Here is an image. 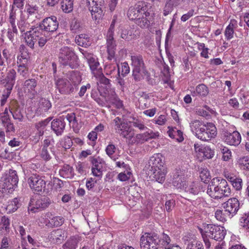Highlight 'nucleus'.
<instances>
[{
    "instance_id": "f257e3e1",
    "label": "nucleus",
    "mask_w": 249,
    "mask_h": 249,
    "mask_svg": "<svg viewBox=\"0 0 249 249\" xmlns=\"http://www.w3.org/2000/svg\"><path fill=\"white\" fill-rule=\"evenodd\" d=\"M190 126L195 135L203 141H209L217 134L216 128L212 123L205 124L198 120H194L190 123Z\"/></svg>"
},
{
    "instance_id": "f03ea898",
    "label": "nucleus",
    "mask_w": 249,
    "mask_h": 249,
    "mask_svg": "<svg viewBox=\"0 0 249 249\" xmlns=\"http://www.w3.org/2000/svg\"><path fill=\"white\" fill-rule=\"evenodd\" d=\"M162 236L160 238L155 232H145L140 238L141 249H161Z\"/></svg>"
},
{
    "instance_id": "7ed1b4c3",
    "label": "nucleus",
    "mask_w": 249,
    "mask_h": 249,
    "mask_svg": "<svg viewBox=\"0 0 249 249\" xmlns=\"http://www.w3.org/2000/svg\"><path fill=\"white\" fill-rule=\"evenodd\" d=\"M59 61L64 66H69L71 69L78 66L77 56L73 50L67 46L62 47L59 53Z\"/></svg>"
},
{
    "instance_id": "20e7f679",
    "label": "nucleus",
    "mask_w": 249,
    "mask_h": 249,
    "mask_svg": "<svg viewBox=\"0 0 249 249\" xmlns=\"http://www.w3.org/2000/svg\"><path fill=\"white\" fill-rule=\"evenodd\" d=\"M131 60L133 67L132 75L136 81H140L143 75L148 73L143 57L140 54H135L131 56Z\"/></svg>"
},
{
    "instance_id": "39448f33",
    "label": "nucleus",
    "mask_w": 249,
    "mask_h": 249,
    "mask_svg": "<svg viewBox=\"0 0 249 249\" xmlns=\"http://www.w3.org/2000/svg\"><path fill=\"white\" fill-rule=\"evenodd\" d=\"M113 121L116 133L124 138L128 139V141L133 138L135 135L134 130L127 123L118 117L115 118Z\"/></svg>"
},
{
    "instance_id": "423d86ee",
    "label": "nucleus",
    "mask_w": 249,
    "mask_h": 249,
    "mask_svg": "<svg viewBox=\"0 0 249 249\" xmlns=\"http://www.w3.org/2000/svg\"><path fill=\"white\" fill-rule=\"evenodd\" d=\"M28 183L30 188L36 194L43 193L48 194L49 191L46 187V181L42 177L36 174H32L28 179Z\"/></svg>"
},
{
    "instance_id": "0eeeda50",
    "label": "nucleus",
    "mask_w": 249,
    "mask_h": 249,
    "mask_svg": "<svg viewBox=\"0 0 249 249\" xmlns=\"http://www.w3.org/2000/svg\"><path fill=\"white\" fill-rule=\"evenodd\" d=\"M52 203L51 199L47 196L32 197L29 203L28 211L33 213L44 210Z\"/></svg>"
},
{
    "instance_id": "6e6552de",
    "label": "nucleus",
    "mask_w": 249,
    "mask_h": 249,
    "mask_svg": "<svg viewBox=\"0 0 249 249\" xmlns=\"http://www.w3.org/2000/svg\"><path fill=\"white\" fill-rule=\"evenodd\" d=\"M208 238H210L216 241L222 240L226 234V231L223 227L213 224H206L204 226Z\"/></svg>"
},
{
    "instance_id": "1a4fd4ad",
    "label": "nucleus",
    "mask_w": 249,
    "mask_h": 249,
    "mask_svg": "<svg viewBox=\"0 0 249 249\" xmlns=\"http://www.w3.org/2000/svg\"><path fill=\"white\" fill-rule=\"evenodd\" d=\"M224 212L226 216L229 218L235 215L240 209V202L235 197L229 198L227 201L222 204Z\"/></svg>"
},
{
    "instance_id": "9d476101",
    "label": "nucleus",
    "mask_w": 249,
    "mask_h": 249,
    "mask_svg": "<svg viewBox=\"0 0 249 249\" xmlns=\"http://www.w3.org/2000/svg\"><path fill=\"white\" fill-rule=\"evenodd\" d=\"M2 183V188L9 193H11L17 187L18 182V177L17 171L12 169L9 171L8 174L4 178Z\"/></svg>"
},
{
    "instance_id": "9b49d317",
    "label": "nucleus",
    "mask_w": 249,
    "mask_h": 249,
    "mask_svg": "<svg viewBox=\"0 0 249 249\" xmlns=\"http://www.w3.org/2000/svg\"><path fill=\"white\" fill-rule=\"evenodd\" d=\"M80 51L86 59L92 73L95 76L99 75L101 73L102 69L99 67L100 64L96 56L83 50L81 49Z\"/></svg>"
},
{
    "instance_id": "f8f14e48",
    "label": "nucleus",
    "mask_w": 249,
    "mask_h": 249,
    "mask_svg": "<svg viewBox=\"0 0 249 249\" xmlns=\"http://www.w3.org/2000/svg\"><path fill=\"white\" fill-rule=\"evenodd\" d=\"M103 2V0H87V4L92 18L95 21L99 20L102 18L103 10L101 6Z\"/></svg>"
},
{
    "instance_id": "ddd939ff",
    "label": "nucleus",
    "mask_w": 249,
    "mask_h": 249,
    "mask_svg": "<svg viewBox=\"0 0 249 249\" xmlns=\"http://www.w3.org/2000/svg\"><path fill=\"white\" fill-rule=\"evenodd\" d=\"M145 2L143 1L138 2L134 6L129 7L127 11V17L130 20L136 21L137 18L142 13H144L145 10L147 9Z\"/></svg>"
},
{
    "instance_id": "4468645a",
    "label": "nucleus",
    "mask_w": 249,
    "mask_h": 249,
    "mask_svg": "<svg viewBox=\"0 0 249 249\" xmlns=\"http://www.w3.org/2000/svg\"><path fill=\"white\" fill-rule=\"evenodd\" d=\"M222 139L227 144L234 146L238 145L241 141V135L237 131L232 133L228 131H223L222 134Z\"/></svg>"
},
{
    "instance_id": "2eb2a0df",
    "label": "nucleus",
    "mask_w": 249,
    "mask_h": 249,
    "mask_svg": "<svg viewBox=\"0 0 249 249\" xmlns=\"http://www.w3.org/2000/svg\"><path fill=\"white\" fill-rule=\"evenodd\" d=\"M216 185L218 192V199L224 197H228L231 194V190L226 179L216 178Z\"/></svg>"
},
{
    "instance_id": "dca6fc26",
    "label": "nucleus",
    "mask_w": 249,
    "mask_h": 249,
    "mask_svg": "<svg viewBox=\"0 0 249 249\" xmlns=\"http://www.w3.org/2000/svg\"><path fill=\"white\" fill-rule=\"evenodd\" d=\"M89 161L92 164L91 171L93 175L97 177H102L104 160L99 157H90Z\"/></svg>"
},
{
    "instance_id": "f3484780",
    "label": "nucleus",
    "mask_w": 249,
    "mask_h": 249,
    "mask_svg": "<svg viewBox=\"0 0 249 249\" xmlns=\"http://www.w3.org/2000/svg\"><path fill=\"white\" fill-rule=\"evenodd\" d=\"M40 24L47 34H49V32L55 31L57 29L59 24L57 18L55 16H51L44 18Z\"/></svg>"
},
{
    "instance_id": "a211bd4d",
    "label": "nucleus",
    "mask_w": 249,
    "mask_h": 249,
    "mask_svg": "<svg viewBox=\"0 0 249 249\" xmlns=\"http://www.w3.org/2000/svg\"><path fill=\"white\" fill-rule=\"evenodd\" d=\"M55 85L57 89L61 94H69L74 91L73 87L67 79H58L55 81Z\"/></svg>"
},
{
    "instance_id": "6ab92c4d",
    "label": "nucleus",
    "mask_w": 249,
    "mask_h": 249,
    "mask_svg": "<svg viewBox=\"0 0 249 249\" xmlns=\"http://www.w3.org/2000/svg\"><path fill=\"white\" fill-rule=\"evenodd\" d=\"M9 111L12 114L14 120L19 122L23 121L24 117L21 112V109L19 107L18 103L16 101L11 102L9 106Z\"/></svg>"
},
{
    "instance_id": "aec40b11",
    "label": "nucleus",
    "mask_w": 249,
    "mask_h": 249,
    "mask_svg": "<svg viewBox=\"0 0 249 249\" xmlns=\"http://www.w3.org/2000/svg\"><path fill=\"white\" fill-rule=\"evenodd\" d=\"M27 60L24 57L21 53L20 56L18 57V73L22 77L27 78L29 75L28 68L26 65Z\"/></svg>"
},
{
    "instance_id": "412c9836",
    "label": "nucleus",
    "mask_w": 249,
    "mask_h": 249,
    "mask_svg": "<svg viewBox=\"0 0 249 249\" xmlns=\"http://www.w3.org/2000/svg\"><path fill=\"white\" fill-rule=\"evenodd\" d=\"M16 75V71L13 69H11L7 72L6 77L1 81L6 89L11 91L15 83Z\"/></svg>"
},
{
    "instance_id": "4be33fe9",
    "label": "nucleus",
    "mask_w": 249,
    "mask_h": 249,
    "mask_svg": "<svg viewBox=\"0 0 249 249\" xmlns=\"http://www.w3.org/2000/svg\"><path fill=\"white\" fill-rule=\"evenodd\" d=\"M114 35L107 34V45L108 53V59L111 60L115 58L116 44L113 37Z\"/></svg>"
},
{
    "instance_id": "5701e85b",
    "label": "nucleus",
    "mask_w": 249,
    "mask_h": 249,
    "mask_svg": "<svg viewBox=\"0 0 249 249\" xmlns=\"http://www.w3.org/2000/svg\"><path fill=\"white\" fill-rule=\"evenodd\" d=\"M184 244L187 245L186 249H204L201 242L191 235L186 236L183 238Z\"/></svg>"
},
{
    "instance_id": "b1692460",
    "label": "nucleus",
    "mask_w": 249,
    "mask_h": 249,
    "mask_svg": "<svg viewBox=\"0 0 249 249\" xmlns=\"http://www.w3.org/2000/svg\"><path fill=\"white\" fill-rule=\"evenodd\" d=\"M66 126L64 119H54L51 123V128L57 136L62 135Z\"/></svg>"
},
{
    "instance_id": "393cba45",
    "label": "nucleus",
    "mask_w": 249,
    "mask_h": 249,
    "mask_svg": "<svg viewBox=\"0 0 249 249\" xmlns=\"http://www.w3.org/2000/svg\"><path fill=\"white\" fill-rule=\"evenodd\" d=\"M151 172L152 173L150 175V178L153 180L161 183L164 182L166 173L165 167L151 169Z\"/></svg>"
},
{
    "instance_id": "a878e982",
    "label": "nucleus",
    "mask_w": 249,
    "mask_h": 249,
    "mask_svg": "<svg viewBox=\"0 0 249 249\" xmlns=\"http://www.w3.org/2000/svg\"><path fill=\"white\" fill-rule=\"evenodd\" d=\"M148 163L149 166H151V169L165 167L164 166V161L162 160V156L160 153L155 154L152 156L149 160Z\"/></svg>"
},
{
    "instance_id": "bb28decb",
    "label": "nucleus",
    "mask_w": 249,
    "mask_h": 249,
    "mask_svg": "<svg viewBox=\"0 0 249 249\" xmlns=\"http://www.w3.org/2000/svg\"><path fill=\"white\" fill-rule=\"evenodd\" d=\"M167 133L170 138L175 140L177 142H180L183 141L184 137L183 132L176 127L168 126Z\"/></svg>"
},
{
    "instance_id": "cd10ccee",
    "label": "nucleus",
    "mask_w": 249,
    "mask_h": 249,
    "mask_svg": "<svg viewBox=\"0 0 249 249\" xmlns=\"http://www.w3.org/2000/svg\"><path fill=\"white\" fill-rule=\"evenodd\" d=\"M66 237V234L65 231L61 229H57L53 231L50 236V239L56 244L61 243Z\"/></svg>"
},
{
    "instance_id": "c85d7f7f",
    "label": "nucleus",
    "mask_w": 249,
    "mask_h": 249,
    "mask_svg": "<svg viewBox=\"0 0 249 249\" xmlns=\"http://www.w3.org/2000/svg\"><path fill=\"white\" fill-rule=\"evenodd\" d=\"M183 189L186 193L196 195L202 189V185L200 182H193L187 186H185Z\"/></svg>"
},
{
    "instance_id": "c756f323",
    "label": "nucleus",
    "mask_w": 249,
    "mask_h": 249,
    "mask_svg": "<svg viewBox=\"0 0 249 249\" xmlns=\"http://www.w3.org/2000/svg\"><path fill=\"white\" fill-rule=\"evenodd\" d=\"M150 15L149 12L147 11V9L145 10L144 13H142L141 16L137 18L135 21L136 24L142 28H147L149 27L150 21L148 19L147 17Z\"/></svg>"
},
{
    "instance_id": "7c9ffc66",
    "label": "nucleus",
    "mask_w": 249,
    "mask_h": 249,
    "mask_svg": "<svg viewBox=\"0 0 249 249\" xmlns=\"http://www.w3.org/2000/svg\"><path fill=\"white\" fill-rule=\"evenodd\" d=\"M216 180V178H213L209 183L207 186V194L211 197L215 199H218L217 193L218 190Z\"/></svg>"
},
{
    "instance_id": "2f4dec72",
    "label": "nucleus",
    "mask_w": 249,
    "mask_h": 249,
    "mask_svg": "<svg viewBox=\"0 0 249 249\" xmlns=\"http://www.w3.org/2000/svg\"><path fill=\"white\" fill-rule=\"evenodd\" d=\"M208 93L209 89L203 84H200L197 85L195 89L192 92V96H198L200 97H206Z\"/></svg>"
},
{
    "instance_id": "473e14b6",
    "label": "nucleus",
    "mask_w": 249,
    "mask_h": 249,
    "mask_svg": "<svg viewBox=\"0 0 249 249\" xmlns=\"http://www.w3.org/2000/svg\"><path fill=\"white\" fill-rule=\"evenodd\" d=\"M118 69L114 65H107L105 67V74L108 76L112 80L115 78L116 76H119V73L120 72V68L117 65Z\"/></svg>"
},
{
    "instance_id": "72a5a7b5",
    "label": "nucleus",
    "mask_w": 249,
    "mask_h": 249,
    "mask_svg": "<svg viewBox=\"0 0 249 249\" xmlns=\"http://www.w3.org/2000/svg\"><path fill=\"white\" fill-rule=\"evenodd\" d=\"M27 32L29 33V36H32L36 40L42 36L44 34H46L43 28L41 27L40 24L38 26L31 28L30 31Z\"/></svg>"
},
{
    "instance_id": "f704fd0d",
    "label": "nucleus",
    "mask_w": 249,
    "mask_h": 249,
    "mask_svg": "<svg viewBox=\"0 0 249 249\" xmlns=\"http://www.w3.org/2000/svg\"><path fill=\"white\" fill-rule=\"evenodd\" d=\"M80 241L79 237L76 236H73L63 245V249H75L77 247Z\"/></svg>"
},
{
    "instance_id": "c9c22d12",
    "label": "nucleus",
    "mask_w": 249,
    "mask_h": 249,
    "mask_svg": "<svg viewBox=\"0 0 249 249\" xmlns=\"http://www.w3.org/2000/svg\"><path fill=\"white\" fill-rule=\"evenodd\" d=\"M75 42L79 45L87 47L90 45L89 37L86 34H80L75 37Z\"/></svg>"
},
{
    "instance_id": "e433bc0d",
    "label": "nucleus",
    "mask_w": 249,
    "mask_h": 249,
    "mask_svg": "<svg viewBox=\"0 0 249 249\" xmlns=\"http://www.w3.org/2000/svg\"><path fill=\"white\" fill-rule=\"evenodd\" d=\"M171 242L170 237L166 234L163 233L162 234V248L164 249H181L178 245L171 246L169 245Z\"/></svg>"
},
{
    "instance_id": "4c0bfd02",
    "label": "nucleus",
    "mask_w": 249,
    "mask_h": 249,
    "mask_svg": "<svg viewBox=\"0 0 249 249\" xmlns=\"http://www.w3.org/2000/svg\"><path fill=\"white\" fill-rule=\"evenodd\" d=\"M66 119L69 121L70 125L71 126L73 130L77 132L79 130L78 120L74 113H68L66 115Z\"/></svg>"
},
{
    "instance_id": "58836bf2",
    "label": "nucleus",
    "mask_w": 249,
    "mask_h": 249,
    "mask_svg": "<svg viewBox=\"0 0 249 249\" xmlns=\"http://www.w3.org/2000/svg\"><path fill=\"white\" fill-rule=\"evenodd\" d=\"M173 184L174 186L180 189H183L186 184L184 177L179 175L178 172L173 176Z\"/></svg>"
},
{
    "instance_id": "ea45409f",
    "label": "nucleus",
    "mask_w": 249,
    "mask_h": 249,
    "mask_svg": "<svg viewBox=\"0 0 249 249\" xmlns=\"http://www.w3.org/2000/svg\"><path fill=\"white\" fill-rule=\"evenodd\" d=\"M53 149L51 148L41 147L39 153L40 157L45 161L50 160L52 159V156L54 155Z\"/></svg>"
},
{
    "instance_id": "a19ab883",
    "label": "nucleus",
    "mask_w": 249,
    "mask_h": 249,
    "mask_svg": "<svg viewBox=\"0 0 249 249\" xmlns=\"http://www.w3.org/2000/svg\"><path fill=\"white\" fill-rule=\"evenodd\" d=\"M60 174L63 178H69L73 177V169L68 164L65 165L60 170Z\"/></svg>"
},
{
    "instance_id": "79ce46f5",
    "label": "nucleus",
    "mask_w": 249,
    "mask_h": 249,
    "mask_svg": "<svg viewBox=\"0 0 249 249\" xmlns=\"http://www.w3.org/2000/svg\"><path fill=\"white\" fill-rule=\"evenodd\" d=\"M73 0H62L61 2V8L65 13H69L73 10Z\"/></svg>"
},
{
    "instance_id": "37998d69",
    "label": "nucleus",
    "mask_w": 249,
    "mask_h": 249,
    "mask_svg": "<svg viewBox=\"0 0 249 249\" xmlns=\"http://www.w3.org/2000/svg\"><path fill=\"white\" fill-rule=\"evenodd\" d=\"M20 205L19 199L18 198H14L9 202L6 209L8 213H13L17 211Z\"/></svg>"
},
{
    "instance_id": "c03bdc74",
    "label": "nucleus",
    "mask_w": 249,
    "mask_h": 249,
    "mask_svg": "<svg viewBox=\"0 0 249 249\" xmlns=\"http://www.w3.org/2000/svg\"><path fill=\"white\" fill-rule=\"evenodd\" d=\"M233 22H236V21L234 20H231L225 30L224 34L227 40H230L233 37L234 25Z\"/></svg>"
},
{
    "instance_id": "a18cd8bd",
    "label": "nucleus",
    "mask_w": 249,
    "mask_h": 249,
    "mask_svg": "<svg viewBox=\"0 0 249 249\" xmlns=\"http://www.w3.org/2000/svg\"><path fill=\"white\" fill-rule=\"evenodd\" d=\"M125 75L119 73V76L114 78L112 81L118 86L122 90H123L125 86V82L124 77Z\"/></svg>"
},
{
    "instance_id": "49530a36",
    "label": "nucleus",
    "mask_w": 249,
    "mask_h": 249,
    "mask_svg": "<svg viewBox=\"0 0 249 249\" xmlns=\"http://www.w3.org/2000/svg\"><path fill=\"white\" fill-rule=\"evenodd\" d=\"M212 109L208 106H204L202 108H199L196 109V113L197 115L204 117L209 118L210 115V112H212Z\"/></svg>"
},
{
    "instance_id": "de8ad7c7",
    "label": "nucleus",
    "mask_w": 249,
    "mask_h": 249,
    "mask_svg": "<svg viewBox=\"0 0 249 249\" xmlns=\"http://www.w3.org/2000/svg\"><path fill=\"white\" fill-rule=\"evenodd\" d=\"M116 150V147L112 143H109L106 148L105 151L107 155L113 160H116L118 158L114 155Z\"/></svg>"
},
{
    "instance_id": "09e8293b",
    "label": "nucleus",
    "mask_w": 249,
    "mask_h": 249,
    "mask_svg": "<svg viewBox=\"0 0 249 249\" xmlns=\"http://www.w3.org/2000/svg\"><path fill=\"white\" fill-rule=\"evenodd\" d=\"M8 21L9 24H10L11 28L13 29L14 32H16L17 28L16 23V12L14 11L13 7L12 8V9L11 10Z\"/></svg>"
},
{
    "instance_id": "8fccbe9b",
    "label": "nucleus",
    "mask_w": 249,
    "mask_h": 249,
    "mask_svg": "<svg viewBox=\"0 0 249 249\" xmlns=\"http://www.w3.org/2000/svg\"><path fill=\"white\" fill-rule=\"evenodd\" d=\"M214 154V152L209 146H204L201 149L200 155H202L203 158L210 159H212Z\"/></svg>"
},
{
    "instance_id": "3c124183",
    "label": "nucleus",
    "mask_w": 249,
    "mask_h": 249,
    "mask_svg": "<svg viewBox=\"0 0 249 249\" xmlns=\"http://www.w3.org/2000/svg\"><path fill=\"white\" fill-rule=\"evenodd\" d=\"M36 85V80L32 78L26 80L24 83L25 88L27 89L29 92L34 91Z\"/></svg>"
},
{
    "instance_id": "603ef678",
    "label": "nucleus",
    "mask_w": 249,
    "mask_h": 249,
    "mask_svg": "<svg viewBox=\"0 0 249 249\" xmlns=\"http://www.w3.org/2000/svg\"><path fill=\"white\" fill-rule=\"evenodd\" d=\"M52 107V104L49 100L46 98H42L39 102V108L42 111H47Z\"/></svg>"
},
{
    "instance_id": "864d4df0",
    "label": "nucleus",
    "mask_w": 249,
    "mask_h": 249,
    "mask_svg": "<svg viewBox=\"0 0 249 249\" xmlns=\"http://www.w3.org/2000/svg\"><path fill=\"white\" fill-rule=\"evenodd\" d=\"M133 31L125 28L121 29L120 36L126 41H129L133 38Z\"/></svg>"
},
{
    "instance_id": "5fc2aeb1",
    "label": "nucleus",
    "mask_w": 249,
    "mask_h": 249,
    "mask_svg": "<svg viewBox=\"0 0 249 249\" xmlns=\"http://www.w3.org/2000/svg\"><path fill=\"white\" fill-rule=\"evenodd\" d=\"M25 34V40L26 44L32 49H34L35 44L37 41L36 39L32 36H29V33L27 31Z\"/></svg>"
},
{
    "instance_id": "6e6d98bb",
    "label": "nucleus",
    "mask_w": 249,
    "mask_h": 249,
    "mask_svg": "<svg viewBox=\"0 0 249 249\" xmlns=\"http://www.w3.org/2000/svg\"><path fill=\"white\" fill-rule=\"evenodd\" d=\"M206 225V224H205L203 225V228H204L203 229H202L201 228H199V231L201 234V236L202 237L203 241L205 243L206 248L209 249L211 247V243L209 239L208 238V235H206L207 233L206 232V231L204 229V226Z\"/></svg>"
},
{
    "instance_id": "4d7b16f0",
    "label": "nucleus",
    "mask_w": 249,
    "mask_h": 249,
    "mask_svg": "<svg viewBox=\"0 0 249 249\" xmlns=\"http://www.w3.org/2000/svg\"><path fill=\"white\" fill-rule=\"evenodd\" d=\"M145 142H146V139H145L143 133L138 134L135 136H134L133 138L130 141H129V142L131 144L142 143Z\"/></svg>"
},
{
    "instance_id": "13d9d810",
    "label": "nucleus",
    "mask_w": 249,
    "mask_h": 249,
    "mask_svg": "<svg viewBox=\"0 0 249 249\" xmlns=\"http://www.w3.org/2000/svg\"><path fill=\"white\" fill-rule=\"evenodd\" d=\"M174 1L172 0H168L163 9V15L164 16L169 14L173 9Z\"/></svg>"
},
{
    "instance_id": "bf43d9fd",
    "label": "nucleus",
    "mask_w": 249,
    "mask_h": 249,
    "mask_svg": "<svg viewBox=\"0 0 249 249\" xmlns=\"http://www.w3.org/2000/svg\"><path fill=\"white\" fill-rule=\"evenodd\" d=\"M199 177L201 180L204 183H206L211 179V175L209 171L207 169H203L200 172Z\"/></svg>"
},
{
    "instance_id": "052dcab7",
    "label": "nucleus",
    "mask_w": 249,
    "mask_h": 249,
    "mask_svg": "<svg viewBox=\"0 0 249 249\" xmlns=\"http://www.w3.org/2000/svg\"><path fill=\"white\" fill-rule=\"evenodd\" d=\"M64 222V218L61 216H54L50 220V223L54 227H58L62 225Z\"/></svg>"
},
{
    "instance_id": "680f3d73",
    "label": "nucleus",
    "mask_w": 249,
    "mask_h": 249,
    "mask_svg": "<svg viewBox=\"0 0 249 249\" xmlns=\"http://www.w3.org/2000/svg\"><path fill=\"white\" fill-rule=\"evenodd\" d=\"M240 225L245 230L249 231V216L245 215L241 217L240 219Z\"/></svg>"
},
{
    "instance_id": "e2e57ef3",
    "label": "nucleus",
    "mask_w": 249,
    "mask_h": 249,
    "mask_svg": "<svg viewBox=\"0 0 249 249\" xmlns=\"http://www.w3.org/2000/svg\"><path fill=\"white\" fill-rule=\"evenodd\" d=\"M240 167L243 170H249V159L247 157H243L239 160Z\"/></svg>"
},
{
    "instance_id": "0e129e2a",
    "label": "nucleus",
    "mask_w": 249,
    "mask_h": 249,
    "mask_svg": "<svg viewBox=\"0 0 249 249\" xmlns=\"http://www.w3.org/2000/svg\"><path fill=\"white\" fill-rule=\"evenodd\" d=\"M9 225L10 220L9 218L5 216H2L0 223V228L4 229L6 231H7L9 229Z\"/></svg>"
},
{
    "instance_id": "69168bd1",
    "label": "nucleus",
    "mask_w": 249,
    "mask_h": 249,
    "mask_svg": "<svg viewBox=\"0 0 249 249\" xmlns=\"http://www.w3.org/2000/svg\"><path fill=\"white\" fill-rule=\"evenodd\" d=\"M80 22L76 18H73L70 23V29L71 31L75 32L80 28Z\"/></svg>"
},
{
    "instance_id": "338daca9",
    "label": "nucleus",
    "mask_w": 249,
    "mask_h": 249,
    "mask_svg": "<svg viewBox=\"0 0 249 249\" xmlns=\"http://www.w3.org/2000/svg\"><path fill=\"white\" fill-rule=\"evenodd\" d=\"M18 25L21 33H23L29 27V24L24 20H20L18 23Z\"/></svg>"
},
{
    "instance_id": "774afa93",
    "label": "nucleus",
    "mask_w": 249,
    "mask_h": 249,
    "mask_svg": "<svg viewBox=\"0 0 249 249\" xmlns=\"http://www.w3.org/2000/svg\"><path fill=\"white\" fill-rule=\"evenodd\" d=\"M146 141L151 139H155L159 136V132H154L152 130H149L148 131H146L143 133Z\"/></svg>"
}]
</instances>
